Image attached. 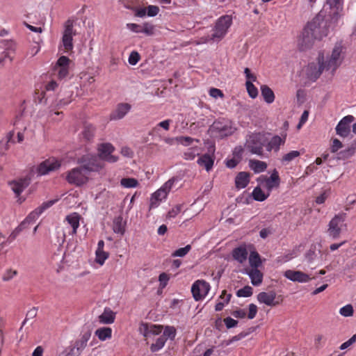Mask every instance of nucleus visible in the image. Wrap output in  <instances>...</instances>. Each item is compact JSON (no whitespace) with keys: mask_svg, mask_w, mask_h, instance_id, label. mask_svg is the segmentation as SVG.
<instances>
[{"mask_svg":"<svg viewBox=\"0 0 356 356\" xmlns=\"http://www.w3.org/2000/svg\"><path fill=\"white\" fill-rule=\"evenodd\" d=\"M343 58V47L341 43H337L333 48L330 55L326 58L323 54L318 56L319 67L314 63H311L307 66V75L311 80H316L323 70H330L332 74L339 67Z\"/></svg>","mask_w":356,"mask_h":356,"instance_id":"1","label":"nucleus"},{"mask_svg":"<svg viewBox=\"0 0 356 356\" xmlns=\"http://www.w3.org/2000/svg\"><path fill=\"white\" fill-rule=\"evenodd\" d=\"M267 136L255 133L248 136L245 143V149L252 154L264 157V147L266 148Z\"/></svg>","mask_w":356,"mask_h":356,"instance_id":"2","label":"nucleus"},{"mask_svg":"<svg viewBox=\"0 0 356 356\" xmlns=\"http://www.w3.org/2000/svg\"><path fill=\"white\" fill-rule=\"evenodd\" d=\"M318 19H313L312 22H309L307 26L303 30L302 35L298 40V46L301 51L307 50L311 48L316 40H317L315 37H317V35L315 36L313 34H317L315 31H316V28L319 26Z\"/></svg>","mask_w":356,"mask_h":356,"instance_id":"3","label":"nucleus"},{"mask_svg":"<svg viewBox=\"0 0 356 356\" xmlns=\"http://www.w3.org/2000/svg\"><path fill=\"white\" fill-rule=\"evenodd\" d=\"M235 131L231 123L225 120L215 121L209 128L208 133L213 138H222L232 135Z\"/></svg>","mask_w":356,"mask_h":356,"instance_id":"4","label":"nucleus"},{"mask_svg":"<svg viewBox=\"0 0 356 356\" xmlns=\"http://www.w3.org/2000/svg\"><path fill=\"white\" fill-rule=\"evenodd\" d=\"M231 24L232 17L230 16L225 15L220 17L216 23L213 33L208 35L206 40H212L213 42L221 40L227 33V31Z\"/></svg>","mask_w":356,"mask_h":356,"instance_id":"5","label":"nucleus"},{"mask_svg":"<svg viewBox=\"0 0 356 356\" xmlns=\"http://www.w3.org/2000/svg\"><path fill=\"white\" fill-rule=\"evenodd\" d=\"M79 163L83 164L84 170H87L88 172L90 171H97L104 166L103 160L99 155L83 156L79 160Z\"/></svg>","mask_w":356,"mask_h":356,"instance_id":"6","label":"nucleus"},{"mask_svg":"<svg viewBox=\"0 0 356 356\" xmlns=\"http://www.w3.org/2000/svg\"><path fill=\"white\" fill-rule=\"evenodd\" d=\"M87 170H84L83 166L75 168L69 172L67 180L69 183L77 186L82 185L87 181Z\"/></svg>","mask_w":356,"mask_h":356,"instance_id":"7","label":"nucleus"},{"mask_svg":"<svg viewBox=\"0 0 356 356\" xmlns=\"http://www.w3.org/2000/svg\"><path fill=\"white\" fill-rule=\"evenodd\" d=\"M346 214L342 213L337 216H335L334 218L330 222L328 234L330 236L334 238H337L343 226H345L344 220H345Z\"/></svg>","mask_w":356,"mask_h":356,"instance_id":"8","label":"nucleus"},{"mask_svg":"<svg viewBox=\"0 0 356 356\" xmlns=\"http://www.w3.org/2000/svg\"><path fill=\"white\" fill-rule=\"evenodd\" d=\"M114 147L110 143H102L98 147L99 157L105 161L113 163L118 160V157L113 155Z\"/></svg>","mask_w":356,"mask_h":356,"instance_id":"9","label":"nucleus"},{"mask_svg":"<svg viewBox=\"0 0 356 356\" xmlns=\"http://www.w3.org/2000/svg\"><path fill=\"white\" fill-rule=\"evenodd\" d=\"M354 120L355 118L350 115L343 118L335 128L337 134L343 138L347 137L350 133V124Z\"/></svg>","mask_w":356,"mask_h":356,"instance_id":"10","label":"nucleus"},{"mask_svg":"<svg viewBox=\"0 0 356 356\" xmlns=\"http://www.w3.org/2000/svg\"><path fill=\"white\" fill-rule=\"evenodd\" d=\"M210 289L209 284L203 280H197L191 288L193 296L196 300L202 299Z\"/></svg>","mask_w":356,"mask_h":356,"instance_id":"11","label":"nucleus"},{"mask_svg":"<svg viewBox=\"0 0 356 356\" xmlns=\"http://www.w3.org/2000/svg\"><path fill=\"white\" fill-rule=\"evenodd\" d=\"M71 63L72 61L67 56H62L58 58L54 66V71L59 79H64L68 75Z\"/></svg>","mask_w":356,"mask_h":356,"instance_id":"12","label":"nucleus"},{"mask_svg":"<svg viewBox=\"0 0 356 356\" xmlns=\"http://www.w3.org/2000/svg\"><path fill=\"white\" fill-rule=\"evenodd\" d=\"M284 276L293 282L301 283L308 282L312 280L309 275L299 270H287L284 272Z\"/></svg>","mask_w":356,"mask_h":356,"instance_id":"13","label":"nucleus"},{"mask_svg":"<svg viewBox=\"0 0 356 356\" xmlns=\"http://www.w3.org/2000/svg\"><path fill=\"white\" fill-rule=\"evenodd\" d=\"M241 272L249 275L254 286L260 285L263 281V273L257 268H244Z\"/></svg>","mask_w":356,"mask_h":356,"instance_id":"14","label":"nucleus"},{"mask_svg":"<svg viewBox=\"0 0 356 356\" xmlns=\"http://www.w3.org/2000/svg\"><path fill=\"white\" fill-rule=\"evenodd\" d=\"M60 165V163L54 159H48L40 163L38 171L40 175H44L58 169Z\"/></svg>","mask_w":356,"mask_h":356,"instance_id":"15","label":"nucleus"},{"mask_svg":"<svg viewBox=\"0 0 356 356\" xmlns=\"http://www.w3.org/2000/svg\"><path fill=\"white\" fill-rule=\"evenodd\" d=\"M318 19V22L319 24V26L318 28H316V31H315L317 34L315 37L317 40H321L323 37L326 36L329 33L330 29V24L325 21L323 19V15L319 13L317 15L314 19ZM316 34H313L314 36H315Z\"/></svg>","mask_w":356,"mask_h":356,"instance_id":"16","label":"nucleus"},{"mask_svg":"<svg viewBox=\"0 0 356 356\" xmlns=\"http://www.w3.org/2000/svg\"><path fill=\"white\" fill-rule=\"evenodd\" d=\"M131 106L128 103L118 104L116 109L111 114V120H118L123 118L130 111Z\"/></svg>","mask_w":356,"mask_h":356,"instance_id":"17","label":"nucleus"},{"mask_svg":"<svg viewBox=\"0 0 356 356\" xmlns=\"http://www.w3.org/2000/svg\"><path fill=\"white\" fill-rule=\"evenodd\" d=\"M30 178L24 177L17 181H13L10 183L13 192L17 195L19 194L29 185Z\"/></svg>","mask_w":356,"mask_h":356,"instance_id":"18","label":"nucleus"},{"mask_svg":"<svg viewBox=\"0 0 356 356\" xmlns=\"http://www.w3.org/2000/svg\"><path fill=\"white\" fill-rule=\"evenodd\" d=\"M248 252L245 246L241 245L232 250V257L234 260L243 264L248 259Z\"/></svg>","mask_w":356,"mask_h":356,"instance_id":"19","label":"nucleus"},{"mask_svg":"<svg viewBox=\"0 0 356 356\" xmlns=\"http://www.w3.org/2000/svg\"><path fill=\"white\" fill-rule=\"evenodd\" d=\"M275 293L273 291L269 293L261 292L257 296V300L261 303H264L268 306H273L277 304V302H275Z\"/></svg>","mask_w":356,"mask_h":356,"instance_id":"20","label":"nucleus"},{"mask_svg":"<svg viewBox=\"0 0 356 356\" xmlns=\"http://www.w3.org/2000/svg\"><path fill=\"white\" fill-rule=\"evenodd\" d=\"M284 141L285 136L284 138H281L279 136H275L270 140H269L267 138L266 150L268 152H270L273 149L275 152H277L279 150L280 146L283 145Z\"/></svg>","mask_w":356,"mask_h":356,"instance_id":"21","label":"nucleus"},{"mask_svg":"<svg viewBox=\"0 0 356 356\" xmlns=\"http://www.w3.org/2000/svg\"><path fill=\"white\" fill-rule=\"evenodd\" d=\"M115 313L110 308L106 307L104 312L99 316V321L103 324H111L114 322Z\"/></svg>","mask_w":356,"mask_h":356,"instance_id":"22","label":"nucleus"},{"mask_svg":"<svg viewBox=\"0 0 356 356\" xmlns=\"http://www.w3.org/2000/svg\"><path fill=\"white\" fill-rule=\"evenodd\" d=\"M168 193L162 188L156 191L154 193L152 194L151 197L150 208L152 209L156 207L159 202H161L163 199H165Z\"/></svg>","mask_w":356,"mask_h":356,"instance_id":"23","label":"nucleus"},{"mask_svg":"<svg viewBox=\"0 0 356 356\" xmlns=\"http://www.w3.org/2000/svg\"><path fill=\"white\" fill-rule=\"evenodd\" d=\"M79 219L80 216L76 213H74L71 215H69L66 217V220L67 223L72 227V230L69 232L70 234H75L76 233V229L79 226Z\"/></svg>","mask_w":356,"mask_h":356,"instance_id":"24","label":"nucleus"},{"mask_svg":"<svg viewBox=\"0 0 356 356\" xmlns=\"http://www.w3.org/2000/svg\"><path fill=\"white\" fill-rule=\"evenodd\" d=\"M86 345L87 343L79 339L74 345L70 346L67 348L71 352V355L74 356H79L81 351L86 348Z\"/></svg>","mask_w":356,"mask_h":356,"instance_id":"25","label":"nucleus"},{"mask_svg":"<svg viewBox=\"0 0 356 356\" xmlns=\"http://www.w3.org/2000/svg\"><path fill=\"white\" fill-rule=\"evenodd\" d=\"M214 159L212 158L209 154H205L202 156H201L198 160L197 163L200 165L204 167L207 171H209L213 165Z\"/></svg>","mask_w":356,"mask_h":356,"instance_id":"26","label":"nucleus"},{"mask_svg":"<svg viewBox=\"0 0 356 356\" xmlns=\"http://www.w3.org/2000/svg\"><path fill=\"white\" fill-rule=\"evenodd\" d=\"M249 173L245 172H239L236 179H235V184L236 188H245L248 184L249 183Z\"/></svg>","mask_w":356,"mask_h":356,"instance_id":"27","label":"nucleus"},{"mask_svg":"<svg viewBox=\"0 0 356 356\" xmlns=\"http://www.w3.org/2000/svg\"><path fill=\"white\" fill-rule=\"evenodd\" d=\"M280 184V177L276 170L273 171L270 177L266 179V186L268 190H271L274 187H277Z\"/></svg>","mask_w":356,"mask_h":356,"instance_id":"28","label":"nucleus"},{"mask_svg":"<svg viewBox=\"0 0 356 356\" xmlns=\"http://www.w3.org/2000/svg\"><path fill=\"white\" fill-rule=\"evenodd\" d=\"M249 166L254 172L259 173L264 172L266 169L267 164L264 161L250 159L249 161Z\"/></svg>","mask_w":356,"mask_h":356,"instance_id":"29","label":"nucleus"},{"mask_svg":"<svg viewBox=\"0 0 356 356\" xmlns=\"http://www.w3.org/2000/svg\"><path fill=\"white\" fill-rule=\"evenodd\" d=\"M261 95L264 97L265 101L268 104L274 102L275 95L273 91L267 86L263 85L261 86Z\"/></svg>","mask_w":356,"mask_h":356,"instance_id":"30","label":"nucleus"},{"mask_svg":"<svg viewBox=\"0 0 356 356\" xmlns=\"http://www.w3.org/2000/svg\"><path fill=\"white\" fill-rule=\"evenodd\" d=\"M113 229L115 233L123 235L124 233V223L122 216L116 217L113 220Z\"/></svg>","mask_w":356,"mask_h":356,"instance_id":"31","label":"nucleus"},{"mask_svg":"<svg viewBox=\"0 0 356 356\" xmlns=\"http://www.w3.org/2000/svg\"><path fill=\"white\" fill-rule=\"evenodd\" d=\"M250 266L248 268H258L261 265L259 254L257 252H252L248 257Z\"/></svg>","mask_w":356,"mask_h":356,"instance_id":"32","label":"nucleus"},{"mask_svg":"<svg viewBox=\"0 0 356 356\" xmlns=\"http://www.w3.org/2000/svg\"><path fill=\"white\" fill-rule=\"evenodd\" d=\"M111 333H112V330L110 327H102V328L97 329L95 331V334L102 341H104L106 339L111 338Z\"/></svg>","mask_w":356,"mask_h":356,"instance_id":"33","label":"nucleus"},{"mask_svg":"<svg viewBox=\"0 0 356 356\" xmlns=\"http://www.w3.org/2000/svg\"><path fill=\"white\" fill-rule=\"evenodd\" d=\"M40 215V213H38V210L36 209L35 211L31 212L26 218L19 225V229L22 230L26 227V225L27 223H30L31 222L35 221Z\"/></svg>","mask_w":356,"mask_h":356,"instance_id":"34","label":"nucleus"},{"mask_svg":"<svg viewBox=\"0 0 356 356\" xmlns=\"http://www.w3.org/2000/svg\"><path fill=\"white\" fill-rule=\"evenodd\" d=\"M167 337H165V336L161 335L159 337H158L156 340V342L151 345V351L153 353L159 351L164 346Z\"/></svg>","mask_w":356,"mask_h":356,"instance_id":"35","label":"nucleus"},{"mask_svg":"<svg viewBox=\"0 0 356 356\" xmlns=\"http://www.w3.org/2000/svg\"><path fill=\"white\" fill-rule=\"evenodd\" d=\"M327 3L334 10V15L337 14L343 8V0H327Z\"/></svg>","mask_w":356,"mask_h":356,"instance_id":"36","label":"nucleus"},{"mask_svg":"<svg viewBox=\"0 0 356 356\" xmlns=\"http://www.w3.org/2000/svg\"><path fill=\"white\" fill-rule=\"evenodd\" d=\"M38 313V308L33 307L30 310H29L26 314L25 319L22 323V326L19 328V331L22 330L23 326L31 319H33L36 317Z\"/></svg>","mask_w":356,"mask_h":356,"instance_id":"37","label":"nucleus"},{"mask_svg":"<svg viewBox=\"0 0 356 356\" xmlns=\"http://www.w3.org/2000/svg\"><path fill=\"white\" fill-rule=\"evenodd\" d=\"M354 153H355V147L351 146V147H348V149H346L345 150H342L340 152H339L337 154V159H346L350 157L351 156H353Z\"/></svg>","mask_w":356,"mask_h":356,"instance_id":"38","label":"nucleus"},{"mask_svg":"<svg viewBox=\"0 0 356 356\" xmlns=\"http://www.w3.org/2000/svg\"><path fill=\"white\" fill-rule=\"evenodd\" d=\"M63 45L65 52L72 51L73 49L72 36L63 35Z\"/></svg>","mask_w":356,"mask_h":356,"instance_id":"39","label":"nucleus"},{"mask_svg":"<svg viewBox=\"0 0 356 356\" xmlns=\"http://www.w3.org/2000/svg\"><path fill=\"white\" fill-rule=\"evenodd\" d=\"M252 196L254 199L257 201H264L267 198V195L264 194L259 187H256L254 189Z\"/></svg>","mask_w":356,"mask_h":356,"instance_id":"40","label":"nucleus"},{"mask_svg":"<svg viewBox=\"0 0 356 356\" xmlns=\"http://www.w3.org/2000/svg\"><path fill=\"white\" fill-rule=\"evenodd\" d=\"M108 253L104 250H96V262L101 266L104 264L105 260L108 258Z\"/></svg>","mask_w":356,"mask_h":356,"instance_id":"41","label":"nucleus"},{"mask_svg":"<svg viewBox=\"0 0 356 356\" xmlns=\"http://www.w3.org/2000/svg\"><path fill=\"white\" fill-rule=\"evenodd\" d=\"M252 295V288L250 286H245V287L239 289L236 292L238 297H250Z\"/></svg>","mask_w":356,"mask_h":356,"instance_id":"42","label":"nucleus"},{"mask_svg":"<svg viewBox=\"0 0 356 356\" xmlns=\"http://www.w3.org/2000/svg\"><path fill=\"white\" fill-rule=\"evenodd\" d=\"M191 245H187L184 248H179L178 250H175L172 254V257H183L188 253V252L191 250Z\"/></svg>","mask_w":356,"mask_h":356,"instance_id":"43","label":"nucleus"},{"mask_svg":"<svg viewBox=\"0 0 356 356\" xmlns=\"http://www.w3.org/2000/svg\"><path fill=\"white\" fill-rule=\"evenodd\" d=\"M138 184V181L134 178H123L121 179V185L125 188L136 187Z\"/></svg>","mask_w":356,"mask_h":356,"instance_id":"44","label":"nucleus"},{"mask_svg":"<svg viewBox=\"0 0 356 356\" xmlns=\"http://www.w3.org/2000/svg\"><path fill=\"white\" fill-rule=\"evenodd\" d=\"M245 85L249 95L252 98H255L258 95V90L257 88L252 84V83L250 81H247Z\"/></svg>","mask_w":356,"mask_h":356,"instance_id":"45","label":"nucleus"},{"mask_svg":"<svg viewBox=\"0 0 356 356\" xmlns=\"http://www.w3.org/2000/svg\"><path fill=\"white\" fill-rule=\"evenodd\" d=\"M300 154V153L298 151H296V150L291 151V152L286 154L283 156L282 161V162H284V163H289V162L293 161L294 159L299 156Z\"/></svg>","mask_w":356,"mask_h":356,"instance_id":"46","label":"nucleus"},{"mask_svg":"<svg viewBox=\"0 0 356 356\" xmlns=\"http://www.w3.org/2000/svg\"><path fill=\"white\" fill-rule=\"evenodd\" d=\"M339 313L341 315L348 317L353 314V308L351 305H347L340 309Z\"/></svg>","mask_w":356,"mask_h":356,"instance_id":"47","label":"nucleus"},{"mask_svg":"<svg viewBox=\"0 0 356 356\" xmlns=\"http://www.w3.org/2000/svg\"><path fill=\"white\" fill-rule=\"evenodd\" d=\"M63 35H69V36L73 35V21L72 20L68 19L65 22V31L63 33Z\"/></svg>","mask_w":356,"mask_h":356,"instance_id":"48","label":"nucleus"},{"mask_svg":"<svg viewBox=\"0 0 356 356\" xmlns=\"http://www.w3.org/2000/svg\"><path fill=\"white\" fill-rule=\"evenodd\" d=\"M94 134V127L91 125H86L83 131V136L86 140H90Z\"/></svg>","mask_w":356,"mask_h":356,"instance_id":"49","label":"nucleus"},{"mask_svg":"<svg viewBox=\"0 0 356 356\" xmlns=\"http://www.w3.org/2000/svg\"><path fill=\"white\" fill-rule=\"evenodd\" d=\"M163 326L156 325H149V337L153 335H157L162 332Z\"/></svg>","mask_w":356,"mask_h":356,"instance_id":"50","label":"nucleus"},{"mask_svg":"<svg viewBox=\"0 0 356 356\" xmlns=\"http://www.w3.org/2000/svg\"><path fill=\"white\" fill-rule=\"evenodd\" d=\"M176 331L173 327L166 326L162 336L173 339L175 337Z\"/></svg>","mask_w":356,"mask_h":356,"instance_id":"51","label":"nucleus"},{"mask_svg":"<svg viewBox=\"0 0 356 356\" xmlns=\"http://www.w3.org/2000/svg\"><path fill=\"white\" fill-rule=\"evenodd\" d=\"M17 275V271L15 270L8 269L6 271L2 277V280L5 282L10 281L14 276Z\"/></svg>","mask_w":356,"mask_h":356,"instance_id":"52","label":"nucleus"},{"mask_svg":"<svg viewBox=\"0 0 356 356\" xmlns=\"http://www.w3.org/2000/svg\"><path fill=\"white\" fill-rule=\"evenodd\" d=\"M56 201L57 200H53L44 202L40 207L37 208V209L38 210V213L42 214L44 210L54 205L56 202Z\"/></svg>","mask_w":356,"mask_h":356,"instance_id":"53","label":"nucleus"},{"mask_svg":"<svg viewBox=\"0 0 356 356\" xmlns=\"http://www.w3.org/2000/svg\"><path fill=\"white\" fill-rule=\"evenodd\" d=\"M342 147H343V145H342L341 142L339 140L334 138L332 140V144L330 147V150L332 153H335L339 149H341Z\"/></svg>","mask_w":356,"mask_h":356,"instance_id":"54","label":"nucleus"},{"mask_svg":"<svg viewBox=\"0 0 356 356\" xmlns=\"http://www.w3.org/2000/svg\"><path fill=\"white\" fill-rule=\"evenodd\" d=\"M140 59V55L137 51H132L129 57V63L131 65H136Z\"/></svg>","mask_w":356,"mask_h":356,"instance_id":"55","label":"nucleus"},{"mask_svg":"<svg viewBox=\"0 0 356 356\" xmlns=\"http://www.w3.org/2000/svg\"><path fill=\"white\" fill-rule=\"evenodd\" d=\"M149 325L147 323H141L139 327V332L142 334L145 337H149Z\"/></svg>","mask_w":356,"mask_h":356,"instance_id":"56","label":"nucleus"},{"mask_svg":"<svg viewBox=\"0 0 356 356\" xmlns=\"http://www.w3.org/2000/svg\"><path fill=\"white\" fill-rule=\"evenodd\" d=\"M181 209V206L177 205L168 213L167 217L168 218H175L177 215H178L180 213Z\"/></svg>","mask_w":356,"mask_h":356,"instance_id":"57","label":"nucleus"},{"mask_svg":"<svg viewBox=\"0 0 356 356\" xmlns=\"http://www.w3.org/2000/svg\"><path fill=\"white\" fill-rule=\"evenodd\" d=\"M355 342H356V334L353 335L352 337L350 339H348L347 341L343 343L340 346V349L344 350V349L348 348L352 344H353Z\"/></svg>","mask_w":356,"mask_h":356,"instance_id":"58","label":"nucleus"},{"mask_svg":"<svg viewBox=\"0 0 356 356\" xmlns=\"http://www.w3.org/2000/svg\"><path fill=\"white\" fill-rule=\"evenodd\" d=\"M176 140L179 141L181 144L184 145H189L193 142V139L188 136H181L176 138Z\"/></svg>","mask_w":356,"mask_h":356,"instance_id":"59","label":"nucleus"},{"mask_svg":"<svg viewBox=\"0 0 356 356\" xmlns=\"http://www.w3.org/2000/svg\"><path fill=\"white\" fill-rule=\"evenodd\" d=\"M159 11V8L156 6H149L147 7V15L150 17L156 16Z\"/></svg>","mask_w":356,"mask_h":356,"instance_id":"60","label":"nucleus"},{"mask_svg":"<svg viewBox=\"0 0 356 356\" xmlns=\"http://www.w3.org/2000/svg\"><path fill=\"white\" fill-rule=\"evenodd\" d=\"M224 322H225V324L226 325V327L227 328H232V327H235L237 323H238V321L230 318V317H227V318H225L224 319Z\"/></svg>","mask_w":356,"mask_h":356,"instance_id":"61","label":"nucleus"},{"mask_svg":"<svg viewBox=\"0 0 356 356\" xmlns=\"http://www.w3.org/2000/svg\"><path fill=\"white\" fill-rule=\"evenodd\" d=\"M257 312V307L254 304H250L249 305V314H248V318L252 319L255 317Z\"/></svg>","mask_w":356,"mask_h":356,"instance_id":"62","label":"nucleus"},{"mask_svg":"<svg viewBox=\"0 0 356 356\" xmlns=\"http://www.w3.org/2000/svg\"><path fill=\"white\" fill-rule=\"evenodd\" d=\"M140 30L141 33H145L147 35H152L153 33V26L149 24H145Z\"/></svg>","mask_w":356,"mask_h":356,"instance_id":"63","label":"nucleus"},{"mask_svg":"<svg viewBox=\"0 0 356 356\" xmlns=\"http://www.w3.org/2000/svg\"><path fill=\"white\" fill-rule=\"evenodd\" d=\"M196 155V153L193 149H188L186 152L184 154V158L186 160H193L195 159Z\"/></svg>","mask_w":356,"mask_h":356,"instance_id":"64","label":"nucleus"}]
</instances>
